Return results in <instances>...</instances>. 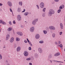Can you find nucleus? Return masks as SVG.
<instances>
[{"mask_svg": "<svg viewBox=\"0 0 65 65\" xmlns=\"http://www.w3.org/2000/svg\"><path fill=\"white\" fill-rule=\"evenodd\" d=\"M55 11L54 9H50L49 10L48 15L49 16H52V14H55Z\"/></svg>", "mask_w": 65, "mask_h": 65, "instance_id": "1", "label": "nucleus"}, {"mask_svg": "<svg viewBox=\"0 0 65 65\" xmlns=\"http://www.w3.org/2000/svg\"><path fill=\"white\" fill-rule=\"evenodd\" d=\"M38 19H35L34 20L32 21V23L33 25H35L36 24V22L38 21Z\"/></svg>", "mask_w": 65, "mask_h": 65, "instance_id": "2", "label": "nucleus"}, {"mask_svg": "<svg viewBox=\"0 0 65 65\" xmlns=\"http://www.w3.org/2000/svg\"><path fill=\"white\" fill-rule=\"evenodd\" d=\"M29 30L30 32H34V30H35V28L34 26H32L30 28Z\"/></svg>", "mask_w": 65, "mask_h": 65, "instance_id": "3", "label": "nucleus"}, {"mask_svg": "<svg viewBox=\"0 0 65 65\" xmlns=\"http://www.w3.org/2000/svg\"><path fill=\"white\" fill-rule=\"evenodd\" d=\"M49 28L50 30H56V28L55 27L53 26H50L49 27Z\"/></svg>", "mask_w": 65, "mask_h": 65, "instance_id": "4", "label": "nucleus"}, {"mask_svg": "<svg viewBox=\"0 0 65 65\" xmlns=\"http://www.w3.org/2000/svg\"><path fill=\"white\" fill-rule=\"evenodd\" d=\"M40 6L41 8H44V4L43 2H41L40 4Z\"/></svg>", "mask_w": 65, "mask_h": 65, "instance_id": "5", "label": "nucleus"}, {"mask_svg": "<svg viewBox=\"0 0 65 65\" xmlns=\"http://www.w3.org/2000/svg\"><path fill=\"white\" fill-rule=\"evenodd\" d=\"M38 52L40 53V54H42L43 52L42 49L40 47H39L38 48Z\"/></svg>", "mask_w": 65, "mask_h": 65, "instance_id": "6", "label": "nucleus"}, {"mask_svg": "<svg viewBox=\"0 0 65 65\" xmlns=\"http://www.w3.org/2000/svg\"><path fill=\"white\" fill-rule=\"evenodd\" d=\"M7 4L10 7H11V6H12V3L11 2L8 1L7 2Z\"/></svg>", "mask_w": 65, "mask_h": 65, "instance_id": "7", "label": "nucleus"}, {"mask_svg": "<svg viewBox=\"0 0 65 65\" xmlns=\"http://www.w3.org/2000/svg\"><path fill=\"white\" fill-rule=\"evenodd\" d=\"M17 20L18 21H20L21 20V16L20 15H18L17 16Z\"/></svg>", "mask_w": 65, "mask_h": 65, "instance_id": "8", "label": "nucleus"}, {"mask_svg": "<svg viewBox=\"0 0 65 65\" xmlns=\"http://www.w3.org/2000/svg\"><path fill=\"white\" fill-rule=\"evenodd\" d=\"M35 38L37 39H38L40 38V35L38 34H36L35 35Z\"/></svg>", "mask_w": 65, "mask_h": 65, "instance_id": "9", "label": "nucleus"}, {"mask_svg": "<svg viewBox=\"0 0 65 65\" xmlns=\"http://www.w3.org/2000/svg\"><path fill=\"white\" fill-rule=\"evenodd\" d=\"M24 54L25 56L27 57L28 56L29 53H28V52H27L26 51H25L24 52Z\"/></svg>", "mask_w": 65, "mask_h": 65, "instance_id": "10", "label": "nucleus"}, {"mask_svg": "<svg viewBox=\"0 0 65 65\" xmlns=\"http://www.w3.org/2000/svg\"><path fill=\"white\" fill-rule=\"evenodd\" d=\"M60 55V53L59 52H57L55 53L54 55V56L55 57H57L58 56H59Z\"/></svg>", "mask_w": 65, "mask_h": 65, "instance_id": "11", "label": "nucleus"}, {"mask_svg": "<svg viewBox=\"0 0 65 65\" xmlns=\"http://www.w3.org/2000/svg\"><path fill=\"white\" fill-rule=\"evenodd\" d=\"M7 30L8 32H10L12 30V28L11 27H9L8 28Z\"/></svg>", "mask_w": 65, "mask_h": 65, "instance_id": "12", "label": "nucleus"}, {"mask_svg": "<svg viewBox=\"0 0 65 65\" xmlns=\"http://www.w3.org/2000/svg\"><path fill=\"white\" fill-rule=\"evenodd\" d=\"M21 47L20 46L18 47L17 48V52H20L21 51Z\"/></svg>", "mask_w": 65, "mask_h": 65, "instance_id": "13", "label": "nucleus"}, {"mask_svg": "<svg viewBox=\"0 0 65 65\" xmlns=\"http://www.w3.org/2000/svg\"><path fill=\"white\" fill-rule=\"evenodd\" d=\"M17 34L20 36H23V33L22 32H17Z\"/></svg>", "mask_w": 65, "mask_h": 65, "instance_id": "14", "label": "nucleus"}, {"mask_svg": "<svg viewBox=\"0 0 65 65\" xmlns=\"http://www.w3.org/2000/svg\"><path fill=\"white\" fill-rule=\"evenodd\" d=\"M9 37H10V35L9 34H8L6 35V40H8V39L9 38Z\"/></svg>", "mask_w": 65, "mask_h": 65, "instance_id": "15", "label": "nucleus"}, {"mask_svg": "<svg viewBox=\"0 0 65 65\" xmlns=\"http://www.w3.org/2000/svg\"><path fill=\"white\" fill-rule=\"evenodd\" d=\"M14 41V38L13 37L11 38L10 39V43H12V42H13Z\"/></svg>", "mask_w": 65, "mask_h": 65, "instance_id": "16", "label": "nucleus"}, {"mask_svg": "<svg viewBox=\"0 0 65 65\" xmlns=\"http://www.w3.org/2000/svg\"><path fill=\"white\" fill-rule=\"evenodd\" d=\"M60 28L61 29H63V25L62 23H61L60 24Z\"/></svg>", "mask_w": 65, "mask_h": 65, "instance_id": "17", "label": "nucleus"}, {"mask_svg": "<svg viewBox=\"0 0 65 65\" xmlns=\"http://www.w3.org/2000/svg\"><path fill=\"white\" fill-rule=\"evenodd\" d=\"M64 6L63 5H62L60 6L59 9L60 10H61V9H62V8H64Z\"/></svg>", "mask_w": 65, "mask_h": 65, "instance_id": "18", "label": "nucleus"}, {"mask_svg": "<svg viewBox=\"0 0 65 65\" xmlns=\"http://www.w3.org/2000/svg\"><path fill=\"white\" fill-rule=\"evenodd\" d=\"M1 23L2 24H3V25H6V23L5 22L2 21L0 20V24Z\"/></svg>", "mask_w": 65, "mask_h": 65, "instance_id": "19", "label": "nucleus"}, {"mask_svg": "<svg viewBox=\"0 0 65 65\" xmlns=\"http://www.w3.org/2000/svg\"><path fill=\"white\" fill-rule=\"evenodd\" d=\"M17 11L18 12H21V9L20 8H18L17 9Z\"/></svg>", "mask_w": 65, "mask_h": 65, "instance_id": "20", "label": "nucleus"}, {"mask_svg": "<svg viewBox=\"0 0 65 65\" xmlns=\"http://www.w3.org/2000/svg\"><path fill=\"white\" fill-rule=\"evenodd\" d=\"M52 36L53 38H54L56 37V34L55 33H53L52 34Z\"/></svg>", "mask_w": 65, "mask_h": 65, "instance_id": "21", "label": "nucleus"}, {"mask_svg": "<svg viewBox=\"0 0 65 65\" xmlns=\"http://www.w3.org/2000/svg\"><path fill=\"white\" fill-rule=\"evenodd\" d=\"M32 60V58H31L29 57L28 58H26V61H30V60Z\"/></svg>", "mask_w": 65, "mask_h": 65, "instance_id": "22", "label": "nucleus"}, {"mask_svg": "<svg viewBox=\"0 0 65 65\" xmlns=\"http://www.w3.org/2000/svg\"><path fill=\"white\" fill-rule=\"evenodd\" d=\"M28 14H29V12H25L24 13V15L25 16H27V15H28Z\"/></svg>", "mask_w": 65, "mask_h": 65, "instance_id": "23", "label": "nucleus"}, {"mask_svg": "<svg viewBox=\"0 0 65 65\" xmlns=\"http://www.w3.org/2000/svg\"><path fill=\"white\" fill-rule=\"evenodd\" d=\"M43 32L44 34H47V31L46 30H43Z\"/></svg>", "mask_w": 65, "mask_h": 65, "instance_id": "24", "label": "nucleus"}, {"mask_svg": "<svg viewBox=\"0 0 65 65\" xmlns=\"http://www.w3.org/2000/svg\"><path fill=\"white\" fill-rule=\"evenodd\" d=\"M19 5H20V6H22L23 5V2H19Z\"/></svg>", "mask_w": 65, "mask_h": 65, "instance_id": "25", "label": "nucleus"}, {"mask_svg": "<svg viewBox=\"0 0 65 65\" xmlns=\"http://www.w3.org/2000/svg\"><path fill=\"white\" fill-rule=\"evenodd\" d=\"M49 59H51L52 58V55L51 54H50L48 56Z\"/></svg>", "mask_w": 65, "mask_h": 65, "instance_id": "26", "label": "nucleus"}, {"mask_svg": "<svg viewBox=\"0 0 65 65\" xmlns=\"http://www.w3.org/2000/svg\"><path fill=\"white\" fill-rule=\"evenodd\" d=\"M28 42L30 46H32V44L31 42H30V41H29Z\"/></svg>", "mask_w": 65, "mask_h": 65, "instance_id": "27", "label": "nucleus"}, {"mask_svg": "<svg viewBox=\"0 0 65 65\" xmlns=\"http://www.w3.org/2000/svg\"><path fill=\"white\" fill-rule=\"evenodd\" d=\"M39 43L41 44L43 43H44V41L42 40L40 41H39Z\"/></svg>", "mask_w": 65, "mask_h": 65, "instance_id": "28", "label": "nucleus"}, {"mask_svg": "<svg viewBox=\"0 0 65 65\" xmlns=\"http://www.w3.org/2000/svg\"><path fill=\"white\" fill-rule=\"evenodd\" d=\"M52 61H53V62H56V63H59V61H58L57 60H53Z\"/></svg>", "mask_w": 65, "mask_h": 65, "instance_id": "29", "label": "nucleus"}, {"mask_svg": "<svg viewBox=\"0 0 65 65\" xmlns=\"http://www.w3.org/2000/svg\"><path fill=\"white\" fill-rule=\"evenodd\" d=\"M16 41H20V38H16Z\"/></svg>", "mask_w": 65, "mask_h": 65, "instance_id": "30", "label": "nucleus"}, {"mask_svg": "<svg viewBox=\"0 0 65 65\" xmlns=\"http://www.w3.org/2000/svg\"><path fill=\"white\" fill-rule=\"evenodd\" d=\"M59 46H60V47H61V50H62V49H63V48H62V47L63 46L62 45V44H60L59 45Z\"/></svg>", "mask_w": 65, "mask_h": 65, "instance_id": "31", "label": "nucleus"}, {"mask_svg": "<svg viewBox=\"0 0 65 65\" xmlns=\"http://www.w3.org/2000/svg\"><path fill=\"white\" fill-rule=\"evenodd\" d=\"M61 11V10L60 9H59L57 10V12L58 13H60Z\"/></svg>", "mask_w": 65, "mask_h": 65, "instance_id": "32", "label": "nucleus"}, {"mask_svg": "<svg viewBox=\"0 0 65 65\" xmlns=\"http://www.w3.org/2000/svg\"><path fill=\"white\" fill-rule=\"evenodd\" d=\"M45 10H46V8H44L43 9V12H45Z\"/></svg>", "mask_w": 65, "mask_h": 65, "instance_id": "33", "label": "nucleus"}, {"mask_svg": "<svg viewBox=\"0 0 65 65\" xmlns=\"http://www.w3.org/2000/svg\"><path fill=\"white\" fill-rule=\"evenodd\" d=\"M2 58V56L1 54H0V60H1V59Z\"/></svg>", "mask_w": 65, "mask_h": 65, "instance_id": "34", "label": "nucleus"}, {"mask_svg": "<svg viewBox=\"0 0 65 65\" xmlns=\"http://www.w3.org/2000/svg\"><path fill=\"white\" fill-rule=\"evenodd\" d=\"M42 16L43 17H45V13H43L42 14Z\"/></svg>", "mask_w": 65, "mask_h": 65, "instance_id": "35", "label": "nucleus"}, {"mask_svg": "<svg viewBox=\"0 0 65 65\" xmlns=\"http://www.w3.org/2000/svg\"><path fill=\"white\" fill-rule=\"evenodd\" d=\"M28 50L29 51H31V50H32V48H31V47H28Z\"/></svg>", "mask_w": 65, "mask_h": 65, "instance_id": "36", "label": "nucleus"}, {"mask_svg": "<svg viewBox=\"0 0 65 65\" xmlns=\"http://www.w3.org/2000/svg\"><path fill=\"white\" fill-rule=\"evenodd\" d=\"M55 2H58L59 1V0H54Z\"/></svg>", "mask_w": 65, "mask_h": 65, "instance_id": "37", "label": "nucleus"}, {"mask_svg": "<svg viewBox=\"0 0 65 65\" xmlns=\"http://www.w3.org/2000/svg\"><path fill=\"white\" fill-rule=\"evenodd\" d=\"M62 33H63V32H59V34L60 35H62Z\"/></svg>", "mask_w": 65, "mask_h": 65, "instance_id": "38", "label": "nucleus"}, {"mask_svg": "<svg viewBox=\"0 0 65 65\" xmlns=\"http://www.w3.org/2000/svg\"><path fill=\"white\" fill-rule=\"evenodd\" d=\"M9 24H10V25H12V23H11V21H9Z\"/></svg>", "mask_w": 65, "mask_h": 65, "instance_id": "39", "label": "nucleus"}, {"mask_svg": "<svg viewBox=\"0 0 65 65\" xmlns=\"http://www.w3.org/2000/svg\"><path fill=\"white\" fill-rule=\"evenodd\" d=\"M36 6L38 9H39V5H37Z\"/></svg>", "mask_w": 65, "mask_h": 65, "instance_id": "40", "label": "nucleus"}, {"mask_svg": "<svg viewBox=\"0 0 65 65\" xmlns=\"http://www.w3.org/2000/svg\"><path fill=\"white\" fill-rule=\"evenodd\" d=\"M21 28H24V25H21Z\"/></svg>", "mask_w": 65, "mask_h": 65, "instance_id": "41", "label": "nucleus"}, {"mask_svg": "<svg viewBox=\"0 0 65 65\" xmlns=\"http://www.w3.org/2000/svg\"><path fill=\"white\" fill-rule=\"evenodd\" d=\"M9 9H10V12H12H12H13L12 11V10L11 9V8H10Z\"/></svg>", "mask_w": 65, "mask_h": 65, "instance_id": "42", "label": "nucleus"}, {"mask_svg": "<svg viewBox=\"0 0 65 65\" xmlns=\"http://www.w3.org/2000/svg\"><path fill=\"white\" fill-rule=\"evenodd\" d=\"M24 42H25V43H27V40H24Z\"/></svg>", "mask_w": 65, "mask_h": 65, "instance_id": "43", "label": "nucleus"}, {"mask_svg": "<svg viewBox=\"0 0 65 65\" xmlns=\"http://www.w3.org/2000/svg\"><path fill=\"white\" fill-rule=\"evenodd\" d=\"M55 44L56 45H57L58 44V43L57 42H55Z\"/></svg>", "mask_w": 65, "mask_h": 65, "instance_id": "44", "label": "nucleus"}, {"mask_svg": "<svg viewBox=\"0 0 65 65\" xmlns=\"http://www.w3.org/2000/svg\"><path fill=\"white\" fill-rule=\"evenodd\" d=\"M25 11H26V10H25V9H24L23 11L22 12H24Z\"/></svg>", "mask_w": 65, "mask_h": 65, "instance_id": "45", "label": "nucleus"}, {"mask_svg": "<svg viewBox=\"0 0 65 65\" xmlns=\"http://www.w3.org/2000/svg\"><path fill=\"white\" fill-rule=\"evenodd\" d=\"M13 24H15L16 23L15 22V21L14 20L13 22Z\"/></svg>", "mask_w": 65, "mask_h": 65, "instance_id": "46", "label": "nucleus"}, {"mask_svg": "<svg viewBox=\"0 0 65 65\" xmlns=\"http://www.w3.org/2000/svg\"><path fill=\"white\" fill-rule=\"evenodd\" d=\"M58 44H61V41H58Z\"/></svg>", "mask_w": 65, "mask_h": 65, "instance_id": "47", "label": "nucleus"}, {"mask_svg": "<svg viewBox=\"0 0 65 65\" xmlns=\"http://www.w3.org/2000/svg\"><path fill=\"white\" fill-rule=\"evenodd\" d=\"M29 65H32V63L31 62H29Z\"/></svg>", "mask_w": 65, "mask_h": 65, "instance_id": "48", "label": "nucleus"}, {"mask_svg": "<svg viewBox=\"0 0 65 65\" xmlns=\"http://www.w3.org/2000/svg\"><path fill=\"white\" fill-rule=\"evenodd\" d=\"M49 61H50L51 63H52V62H53V61H52V60H49Z\"/></svg>", "mask_w": 65, "mask_h": 65, "instance_id": "49", "label": "nucleus"}, {"mask_svg": "<svg viewBox=\"0 0 65 65\" xmlns=\"http://www.w3.org/2000/svg\"><path fill=\"white\" fill-rule=\"evenodd\" d=\"M2 5H3V4L1 3H0V6H2Z\"/></svg>", "mask_w": 65, "mask_h": 65, "instance_id": "50", "label": "nucleus"}, {"mask_svg": "<svg viewBox=\"0 0 65 65\" xmlns=\"http://www.w3.org/2000/svg\"><path fill=\"white\" fill-rule=\"evenodd\" d=\"M5 47H6L5 46V45H4L3 47V48H5Z\"/></svg>", "mask_w": 65, "mask_h": 65, "instance_id": "51", "label": "nucleus"}, {"mask_svg": "<svg viewBox=\"0 0 65 65\" xmlns=\"http://www.w3.org/2000/svg\"><path fill=\"white\" fill-rule=\"evenodd\" d=\"M6 63H8V60H6Z\"/></svg>", "mask_w": 65, "mask_h": 65, "instance_id": "52", "label": "nucleus"}, {"mask_svg": "<svg viewBox=\"0 0 65 65\" xmlns=\"http://www.w3.org/2000/svg\"><path fill=\"white\" fill-rule=\"evenodd\" d=\"M16 46H17V45H15L14 46V48H15V47H16Z\"/></svg>", "mask_w": 65, "mask_h": 65, "instance_id": "53", "label": "nucleus"}, {"mask_svg": "<svg viewBox=\"0 0 65 65\" xmlns=\"http://www.w3.org/2000/svg\"><path fill=\"white\" fill-rule=\"evenodd\" d=\"M27 40L28 42V41H29V40H28V38H27Z\"/></svg>", "mask_w": 65, "mask_h": 65, "instance_id": "54", "label": "nucleus"}, {"mask_svg": "<svg viewBox=\"0 0 65 65\" xmlns=\"http://www.w3.org/2000/svg\"><path fill=\"white\" fill-rule=\"evenodd\" d=\"M59 63H63V62H61V61H59Z\"/></svg>", "mask_w": 65, "mask_h": 65, "instance_id": "55", "label": "nucleus"}, {"mask_svg": "<svg viewBox=\"0 0 65 65\" xmlns=\"http://www.w3.org/2000/svg\"><path fill=\"white\" fill-rule=\"evenodd\" d=\"M25 23L26 24H27V22H26V21H25Z\"/></svg>", "mask_w": 65, "mask_h": 65, "instance_id": "56", "label": "nucleus"}, {"mask_svg": "<svg viewBox=\"0 0 65 65\" xmlns=\"http://www.w3.org/2000/svg\"><path fill=\"white\" fill-rule=\"evenodd\" d=\"M6 65H10V64H9V63H7Z\"/></svg>", "mask_w": 65, "mask_h": 65, "instance_id": "57", "label": "nucleus"}, {"mask_svg": "<svg viewBox=\"0 0 65 65\" xmlns=\"http://www.w3.org/2000/svg\"><path fill=\"white\" fill-rule=\"evenodd\" d=\"M59 65H62V64L60 63V64H59Z\"/></svg>", "mask_w": 65, "mask_h": 65, "instance_id": "58", "label": "nucleus"}, {"mask_svg": "<svg viewBox=\"0 0 65 65\" xmlns=\"http://www.w3.org/2000/svg\"><path fill=\"white\" fill-rule=\"evenodd\" d=\"M64 52H65V48H64Z\"/></svg>", "mask_w": 65, "mask_h": 65, "instance_id": "59", "label": "nucleus"}, {"mask_svg": "<svg viewBox=\"0 0 65 65\" xmlns=\"http://www.w3.org/2000/svg\"><path fill=\"white\" fill-rule=\"evenodd\" d=\"M2 10H1V11H2Z\"/></svg>", "mask_w": 65, "mask_h": 65, "instance_id": "60", "label": "nucleus"}, {"mask_svg": "<svg viewBox=\"0 0 65 65\" xmlns=\"http://www.w3.org/2000/svg\"><path fill=\"white\" fill-rule=\"evenodd\" d=\"M64 61L65 62V60H64Z\"/></svg>", "mask_w": 65, "mask_h": 65, "instance_id": "61", "label": "nucleus"}, {"mask_svg": "<svg viewBox=\"0 0 65 65\" xmlns=\"http://www.w3.org/2000/svg\"><path fill=\"white\" fill-rule=\"evenodd\" d=\"M1 32V30H0V32Z\"/></svg>", "mask_w": 65, "mask_h": 65, "instance_id": "62", "label": "nucleus"}, {"mask_svg": "<svg viewBox=\"0 0 65 65\" xmlns=\"http://www.w3.org/2000/svg\"><path fill=\"white\" fill-rule=\"evenodd\" d=\"M0 27H1V25H0Z\"/></svg>", "mask_w": 65, "mask_h": 65, "instance_id": "63", "label": "nucleus"}, {"mask_svg": "<svg viewBox=\"0 0 65 65\" xmlns=\"http://www.w3.org/2000/svg\"><path fill=\"white\" fill-rule=\"evenodd\" d=\"M0 41H1V40H0Z\"/></svg>", "mask_w": 65, "mask_h": 65, "instance_id": "64", "label": "nucleus"}]
</instances>
